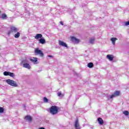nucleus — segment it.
<instances>
[{
	"label": "nucleus",
	"instance_id": "obj_30",
	"mask_svg": "<svg viewBox=\"0 0 129 129\" xmlns=\"http://www.w3.org/2000/svg\"><path fill=\"white\" fill-rule=\"evenodd\" d=\"M48 57H49L50 58H53V56L52 55H48Z\"/></svg>",
	"mask_w": 129,
	"mask_h": 129
},
{
	"label": "nucleus",
	"instance_id": "obj_20",
	"mask_svg": "<svg viewBox=\"0 0 129 129\" xmlns=\"http://www.w3.org/2000/svg\"><path fill=\"white\" fill-rule=\"evenodd\" d=\"M88 67H89V68H92L93 67V63L92 62L88 63Z\"/></svg>",
	"mask_w": 129,
	"mask_h": 129
},
{
	"label": "nucleus",
	"instance_id": "obj_4",
	"mask_svg": "<svg viewBox=\"0 0 129 129\" xmlns=\"http://www.w3.org/2000/svg\"><path fill=\"white\" fill-rule=\"evenodd\" d=\"M35 53L37 54V55H39L40 57H43L44 56V53H43V52L42 50H39L38 48H36L35 50Z\"/></svg>",
	"mask_w": 129,
	"mask_h": 129
},
{
	"label": "nucleus",
	"instance_id": "obj_8",
	"mask_svg": "<svg viewBox=\"0 0 129 129\" xmlns=\"http://www.w3.org/2000/svg\"><path fill=\"white\" fill-rule=\"evenodd\" d=\"M71 40L73 42H74V43H75V44H78V43L80 42L79 39L74 36L71 37Z\"/></svg>",
	"mask_w": 129,
	"mask_h": 129
},
{
	"label": "nucleus",
	"instance_id": "obj_11",
	"mask_svg": "<svg viewBox=\"0 0 129 129\" xmlns=\"http://www.w3.org/2000/svg\"><path fill=\"white\" fill-rule=\"evenodd\" d=\"M43 37V35H42V34H37L36 35H35V39L36 40H38L39 39H42V37Z\"/></svg>",
	"mask_w": 129,
	"mask_h": 129
},
{
	"label": "nucleus",
	"instance_id": "obj_17",
	"mask_svg": "<svg viewBox=\"0 0 129 129\" xmlns=\"http://www.w3.org/2000/svg\"><path fill=\"white\" fill-rule=\"evenodd\" d=\"M46 40H45V39L41 38L40 39H39V43H40V44H44Z\"/></svg>",
	"mask_w": 129,
	"mask_h": 129
},
{
	"label": "nucleus",
	"instance_id": "obj_7",
	"mask_svg": "<svg viewBox=\"0 0 129 129\" xmlns=\"http://www.w3.org/2000/svg\"><path fill=\"white\" fill-rule=\"evenodd\" d=\"M59 46H62V47H64L65 48L68 47V46L67 45V44H66V43L60 40L59 41Z\"/></svg>",
	"mask_w": 129,
	"mask_h": 129
},
{
	"label": "nucleus",
	"instance_id": "obj_2",
	"mask_svg": "<svg viewBox=\"0 0 129 129\" xmlns=\"http://www.w3.org/2000/svg\"><path fill=\"white\" fill-rule=\"evenodd\" d=\"M21 66H23L24 68L27 69H31V66L29 64V60L28 59H24L20 63Z\"/></svg>",
	"mask_w": 129,
	"mask_h": 129
},
{
	"label": "nucleus",
	"instance_id": "obj_29",
	"mask_svg": "<svg viewBox=\"0 0 129 129\" xmlns=\"http://www.w3.org/2000/svg\"><path fill=\"white\" fill-rule=\"evenodd\" d=\"M59 23H60V25H61L62 26H63L64 25L62 21H60Z\"/></svg>",
	"mask_w": 129,
	"mask_h": 129
},
{
	"label": "nucleus",
	"instance_id": "obj_9",
	"mask_svg": "<svg viewBox=\"0 0 129 129\" xmlns=\"http://www.w3.org/2000/svg\"><path fill=\"white\" fill-rule=\"evenodd\" d=\"M107 59H108V60H109V61H113V55L112 54H108L106 56Z\"/></svg>",
	"mask_w": 129,
	"mask_h": 129
},
{
	"label": "nucleus",
	"instance_id": "obj_16",
	"mask_svg": "<svg viewBox=\"0 0 129 129\" xmlns=\"http://www.w3.org/2000/svg\"><path fill=\"white\" fill-rule=\"evenodd\" d=\"M30 61H31V62H38V58L37 57H31L30 58Z\"/></svg>",
	"mask_w": 129,
	"mask_h": 129
},
{
	"label": "nucleus",
	"instance_id": "obj_32",
	"mask_svg": "<svg viewBox=\"0 0 129 129\" xmlns=\"http://www.w3.org/2000/svg\"><path fill=\"white\" fill-rule=\"evenodd\" d=\"M23 106H24V109H26V105H24Z\"/></svg>",
	"mask_w": 129,
	"mask_h": 129
},
{
	"label": "nucleus",
	"instance_id": "obj_14",
	"mask_svg": "<svg viewBox=\"0 0 129 129\" xmlns=\"http://www.w3.org/2000/svg\"><path fill=\"white\" fill-rule=\"evenodd\" d=\"M11 30L12 32H14V33H17L18 31V28L14 26L11 27Z\"/></svg>",
	"mask_w": 129,
	"mask_h": 129
},
{
	"label": "nucleus",
	"instance_id": "obj_13",
	"mask_svg": "<svg viewBox=\"0 0 129 129\" xmlns=\"http://www.w3.org/2000/svg\"><path fill=\"white\" fill-rule=\"evenodd\" d=\"M98 121L99 123V124H100V125H102V124H103L104 122H103V120L102 119V118H98Z\"/></svg>",
	"mask_w": 129,
	"mask_h": 129
},
{
	"label": "nucleus",
	"instance_id": "obj_28",
	"mask_svg": "<svg viewBox=\"0 0 129 129\" xmlns=\"http://www.w3.org/2000/svg\"><path fill=\"white\" fill-rule=\"evenodd\" d=\"M11 33H12V31H8V34L9 36H10V35Z\"/></svg>",
	"mask_w": 129,
	"mask_h": 129
},
{
	"label": "nucleus",
	"instance_id": "obj_23",
	"mask_svg": "<svg viewBox=\"0 0 129 129\" xmlns=\"http://www.w3.org/2000/svg\"><path fill=\"white\" fill-rule=\"evenodd\" d=\"M123 114H124V115L127 116L129 114L128 111H123Z\"/></svg>",
	"mask_w": 129,
	"mask_h": 129
},
{
	"label": "nucleus",
	"instance_id": "obj_21",
	"mask_svg": "<svg viewBox=\"0 0 129 129\" xmlns=\"http://www.w3.org/2000/svg\"><path fill=\"white\" fill-rule=\"evenodd\" d=\"M107 98L109 100L110 99H112V98H114L112 95H108L107 96Z\"/></svg>",
	"mask_w": 129,
	"mask_h": 129
},
{
	"label": "nucleus",
	"instance_id": "obj_5",
	"mask_svg": "<svg viewBox=\"0 0 129 129\" xmlns=\"http://www.w3.org/2000/svg\"><path fill=\"white\" fill-rule=\"evenodd\" d=\"M4 75H5V76H10L11 77H14L15 76V74L10 72H4Z\"/></svg>",
	"mask_w": 129,
	"mask_h": 129
},
{
	"label": "nucleus",
	"instance_id": "obj_25",
	"mask_svg": "<svg viewBox=\"0 0 129 129\" xmlns=\"http://www.w3.org/2000/svg\"><path fill=\"white\" fill-rule=\"evenodd\" d=\"M49 101V100L48 99V98L44 97V102H48Z\"/></svg>",
	"mask_w": 129,
	"mask_h": 129
},
{
	"label": "nucleus",
	"instance_id": "obj_15",
	"mask_svg": "<svg viewBox=\"0 0 129 129\" xmlns=\"http://www.w3.org/2000/svg\"><path fill=\"white\" fill-rule=\"evenodd\" d=\"M119 93H120V92L118 91H116L113 94H112V95L113 96V97H116V96H118V95H119Z\"/></svg>",
	"mask_w": 129,
	"mask_h": 129
},
{
	"label": "nucleus",
	"instance_id": "obj_26",
	"mask_svg": "<svg viewBox=\"0 0 129 129\" xmlns=\"http://www.w3.org/2000/svg\"><path fill=\"white\" fill-rule=\"evenodd\" d=\"M4 108L0 107V113H3L4 112Z\"/></svg>",
	"mask_w": 129,
	"mask_h": 129
},
{
	"label": "nucleus",
	"instance_id": "obj_10",
	"mask_svg": "<svg viewBox=\"0 0 129 129\" xmlns=\"http://www.w3.org/2000/svg\"><path fill=\"white\" fill-rule=\"evenodd\" d=\"M110 41L112 42L113 45H115V41H117V38L116 37H112L110 39Z\"/></svg>",
	"mask_w": 129,
	"mask_h": 129
},
{
	"label": "nucleus",
	"instance_id": "obj_1",
	"mask_svg": "<svg viewBox=\"0 0 129 129\" xmlns=\"http://www.w3.org/2000/svg\"><path fill=\"white\" fill-rule=\"evenodd\" d=\"M50 113L52 115H55L59 112V107L57 106H52L49 109Z\"/></svg>",
	"mask_w": 129,
	"mask_h": 129
},
{
	"label": "nucleus",
	"instance_id": "obj_19",
	"mask_svg": "<svg viewBox=\"0 0 129 129\" xmlns=\"http://www.w3.org/2000/svg\"><path fill=\"white\" fill-rule=\"evenodd\" d=\"M57 96L59 97H63V96H64V94H62L61 92H58L57 93Z\"/></svg>",
	"mask_w": 129,
	"mask_h": 129
},
{
	"label": "nucleus",
	"instance_id": "obj_12",
	"mask_svg": "<svg viewBox=\"0 0 129 129\" xmlns=\"http://www.w3.org/2000/svg\"><path fill=\"white\" fill-rule=\"evenodd\" d=\"M25 119H26V120L28 121V122H32V117H31V116H26L25 117Z\"/></svg>",
	"mask_w": 129,
	"mask_h": 129
},
{
	"label": "nucleus",
	"instance_id": "obj_27",
	"mask_svg": "<svg viewBox=\"0 0 129 129\" xmlns=\"http://www.w3.org/2000/svg\"><path fill=\"white\" fill-rule=\"evenodd\" d=\"M124 25L125 26H129V21L125 22Z\"/></svg>",
	"mask_w": 129,
	"mask_h": 129
},
{
	"label": "nucleus",
	"instance_id": "obj_18",
	"mask_svg": "<svg viewBox=\"0 0 129 129\" xmlns=\"http://www.w3.org/2000/svg\"><path fill=\"white\" fill-rule=\"evenodd\" d=\"M89 41L90 44H93L94 43V41H95V39L90 38Z\"/></svg>",
	"mask_w": 129,
	"mask_h": 129
},
{
	"label": "nucleus",
	"instance_id": "obj_31",
	"mask_svg": "<svg viewBox=\"0 0 129 129\" xmlns=\"http://www.w3.org/2000/svg\"><path fill=\"white\" fill-rule=\"evenodd\" d=\"M39 129H45V128L44 127H41Z\"/></svg>",
	"mask_w": 129,
	"mask_h": 129
},
{
	"label": "nucleus",
	"instance_id": "obj_22",
	"mask_svg": "<svg viewBox=\"0 0 129 129\" xmlns=\"http://www.w3.org/2000/svg\"><path fill=\"white\" fill-rule=\"evenodd\" d=\"M20 35L21 34L19 32H17L16 34H15V38H19L20 37Z\"/></svg>",
	"mask_w": 129,
	"mask_h": 129
},
{
	"label": "nucleus",
	"instance_id": "obj_24",
	"mask_svg": "<svg viewBox=\"0 0 129 129\" xmlns=\"http://www.w3.org/2000/svg\"><path fill=\"white\" fill-rule=\"evenodd\" d=\"M2 19L3 20H5V19H7V15H6V14H2Z\"/></svg>",
	"mask_w": 129,
	"mask_h": 129
},
{
	"label": "nucleus",
	"instance_id": "obj_3",
	"mask_svg": "<svg viewBox=\"0 0 129 129\" xmlns=\"http://www.w3.org/2000/svg\"><path fill=\"white\" fill-rule=\"evenodd\" d=\"M6 82L9 85H11V86H13L14 87H18V83L10 79L6 80Z\"/></svg>",
	"mask_w": 129,
	"mask_h": 129
},
{
	"label": "nucleus",
	"instance_id": "obj_6",
	"mask_svg": "<svg viewBox=\"0 0 129 129\" xmlns=\"http://www.w3.org/2000/svg\"><path fill=\"white\" fill-rule=\"evenodd\" d=\"M75 127L76 129H81L80 125H79V122L78 119H77L75 122Z\"/></svg>",
	"mask_w": 129,
	"mask_h": 129
}]
</instances>
